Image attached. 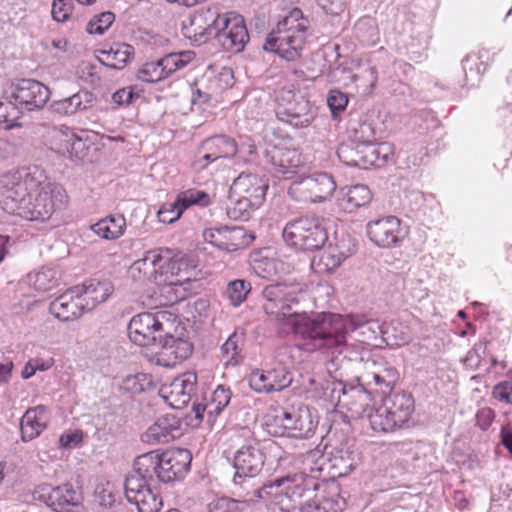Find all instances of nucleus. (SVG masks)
Returning <instances> with one entry per match:
<instances>
[{"label":"nucleus","mask_w":512,"mask_h":512,"mask_svg":"<svg viewBox=\"0 0 512 512\" xmlns=\"http://www.w3.org/2000/svg\"><path fill=\"white\" fill-rule=\"evenodd\" d=\"M66 201L63 187L49 182L37 166L5 174L1 179L2 209L25 220L44 222L63 208Z\"/></svg>","instance_id":"f257e3e1"},{"label":"nucleus","mask_w":512,"mask_h":512,"mask_svg":"<svg viewBox=\"0 0 512 512\" xmlns=\"http://www.w3.org/2000/svg\"><path fill=\"white\" fill-rule=\"evenodd\" d=\"M191 461V452L184 448L163 453L150 451L138 456L124 483L127 501L136 505L138 512H158L162 499L152 490L151 484L155 480L163 483L182 480L190 470Z\"/></svg>","instance_id":"f03ea898"},{"label":"nucleus","mask_w":512,"mask_h":512,"mask_svg":"<svg viewBox=\"0 0 512 512\" xmlns=\"http://www.w3.org/2000/svg\"><path fill=\"white\" fill-rule=\"evenodd\" d=\"M182 33L197 42L214 36L225 50L233 53L242 52L249 41L244 18L235 12L220 14L217 8L201 9L184 20Z\"/></svg>","instance_id":"7ed1b4c3"},{"label":"nucleus","mask_w":512,"mask_h":512,"mask_svg":"<svg viewBox=\"0 0 512 512\" xmlns=\"http://www.w3.org/2000/svg\"><path fill=\"white\" fill-rule=\"evenodd\" d=\"M327 316V312L318 313L313 318H303L294 323V334L302 340V348L307 351L322 350L331 352L332 360L343 359L356 363L363 371L366 370L368 362L374 355L371 350L363 346L362 343L347 344L346 335L349 330L339 333L322 332V324Z\"/></svg>","instance_id":"20e7f679"},{"label":"nucleus","mask_w":512,"mask_h":512,"mask_svg":"<svg viewBox=\"0 0 512 512\" xmlns=\"http://www.w3.org/2000/svg\"><path fill=\"white\" fill-rule=\"evenodd\" d=\"M321 482L316 476L302 471L277 473L257 491V496L263 500H271L282 511L302 508L318 497Z\"/></svg>","instance_id":"39448f33"},{"label":"nucleus","mask_w":512,"mask_h":512,"mask_svg":"<svg viewBox=\"0 0 512 512\" xmlns=\"http://www.w3.org/2000/svg\"><path fill=\"white\" fill-rule=\"evenodd\" d=\"M308 27V19L300 9L294 8L268 34L263 48L287 61H295L301 56Z\"/></svg>","instance_id":"423d86ee"},{"label":"nucleus","mask_w":512,"mask_h":512,"mask_svg":"<svg viewBox=\"0 0 512 512\" xmlns=\"http://www.w3.org/2000/svg\"><path fill=\"white\" fill-rule=\"evenodd\" d=\"M284 241L302 251L321 249L328 240L324 219L319 216H303L286 224L282 233Z\"/></svg>","instance_id":"0eeeda50"},{"label":"nucleus","mask_w":512,"mask_h":512,"mask_svg":"<svg viewBox=\"0 0 512 512\" xmlns=\"http://www.w3.org/2000/svg\"><path fill=\"white\" fill-rule=\"evenodd\" d=\"M262 296L265 299L263 309L267 314L283 317L284 319L294 318L291 321L293 330L295 322L303 318H309L306 315H301V312L296 308L304 294L294 286L284 283L271 284L263 289Z\"/></svg>","instance_id":"6e6552de"},{"label":"nucleus","mask_w":512,"mask_h":512,"mask_svg":"<svg viewBox=\"0 0 512 512\" xmlns=\"http://www.w3.org/2000/svg\"><path fill=\"white\" fill-rule=\"evenodd\" d=\"M322 324V332L339 333L344 330L355 331L361 329V334L365 341H377L381 339L387 345L389 342V325L380 324L377 320L367 319L365 315H340L327 312V316Z\"/></svg>","instance_id":"1a4fd4ad"},{"label":"nucleus","mask_w":512,"mask_h":512,"mask_svg":"<svg viewBox=\"0 0 512 512\" xmlns=\"http://www.w3.org/2000/svg\"><path fill=\"white\" fill-rule=\"evenodd\" d=\"M277 448L274 441L260 442L256 439L248 440L235 453L233 467L235 474L233 483L242 485L245 478L256 477L263 469L266 461V450Z\"/></svg>","instance_id":"9d476101"},{"label":"nucleus","mask_w":512,"mask_h":512,"mask_svg":"<svg viewBox=\"0 0 512 512\" xmlns=\"http://www.w3.org/2000/svg\"><path fill=\"white\" fill-rule=\"evenodd\" d=\"M275 114L281 122L305 128L316 118L317 107L300 93L282 90L276 98Z\"/></svg>","instance_id":"9b49d317"},{"label":"nucleus","mask_w":512,"mask_h":512,"mask_svg":"<svg viewBox=\"0 0 512 512\" xmlns=\"http://www.w3.org/2000/svg\"><path fill=\"white\" fill-rule=\"evenodd\" d=\"M336 187L333 177L323 172L293 182L288 189V194L298 202L318 203L330 198Z\"/></svg>","instance_id":"f8f14e48"},{"label":"nucleus","mask_w":512,"mask_h":512,"mask_svg":"<svg viewBox=\"0 0 512 512\" xmlns=\"http://www.w3.org/2000/svg\"><path fill=\"white\" fill-rule=\"evenodd\" d=\"M165 317V312H143L133 316L127 327L130 340L139 346L156 345L165 332L162 322Z\"/></svg>","instance_id":"ddd939ff"},{"label":"nucleus","mask_w":512,"mask_h":512,"mask_svg":"<svg viewBox=\"0 0 512 512\" xmlns=\"http://www.w3.org/2000/svg\"><path fill=\"white\" fill-rule=\"evenodd\" d=\"M33 498L46 504L55 512H74L81 503L80 493L71 483L53 487L42 484L33 491Z\"/></svg>","instance_id":"4468645a"},{"label":"nucleus","mask_w":512,"mask_h":512,"mask_svg":"<svg viewBox=\"0 0 512 512\" xmlns=\"http://www.w3.org/2000/svg\"><path fill=\"white\" fill-rule=\"evenodd\" d=\"M168 259L169 256L163 255V248L147 251L143 258L130 266L129 275L136 282L165 285L167 279L164 278L163 267Z\"/></svg>","instance_id":"2eb2a0df"},{"label":"nucleus","mask_w":512,"mask_h":512,"mask_svg":"<svg viewBox=\"0 0 512 512\" xmlns=\"http://www.w3.org/2000/svg\"><path fill=\"white\" fill-rule=\"evenodd\" d=\"M11 98L20 109L36 111L42 109L50 98V90L35 79H19L11 86Z\"/></svg>","instance_id":"dca6fc26"},{"label":"nucleus","mask_w":512,"mask_h":512,"mask_svg":"<svg viewBox=\"0 0 512 512\" xmlns=\"http://www.w3.org/2000/svg\"><path fill=\"white\" fill-rule=\"evenodd\" d=\"M206 242L225 252H234L249 246L254 236L242 226L208 228L203 232Z\"/></svg>","instance_id":"f3484780"},{"label":"nucleus","mask_w":512,"mask_h":512,"mask_svg":"<svg viewBox=\"0 0 512 512\" xmlns=\"http://www.w3.org/2000/svg\"><path fill=\"white\" fill-rule=\"evenodd\" d=\"M237 151V142L230 136L221 134L206 138L199 147L200 157L195 160V166L203 170L220 159L233 158Z\"/></svg>","instance_id":"a211bd4d"},{"label":"nucleus","mask_w":512,"mask_h":512,"mask_svg":"<svg viewBox=\"0 0 512 512\" xmlns=\"http://www.w3.org/2000/svg\"><path fill=\"white\" fill-rule=\"evenodd\" d=\"M368 385H374L383 394L391 392L399 380L397 369L387 362L382 356L374 355L368 362L366 370L358 377Z\"/></svg>","instance_id":"6ab92c4d"},{"label":"nucleus","mask_w":512,"mask_h":512,"mask_svg":"<svg viewBox=\"0 0 512 512\" xmlns=\"http://www.w3.org/2000/svg\"><path fill=\"white\" fill-rule=\"evenodd\" d=\"M270 172L279 179H292L301 164L300 154L295 149L268 145L264 151Z\"/></svg>","instance_id":"aec40b11"},{"label":"nucleus","mask_w":512,"mask_h":512,"mask_svg":"<svg viewBox=\"0 0 512 512\" xmlns=\"http://www.w3.org/2000/svg\"><path fill=\"white\" fill-rule=\"evenodd\" d=\"M327 455V462L323 463L318 470L327 469L332 477L340 478L349 475L361 461L357 447L348 442L333 447Z\"/></svg>","instance_id":"412c9836"},{"label":"nucleus","mask_w":512,"mask_h":512,"mask_svg":"<svg viewBox=\"0 0 512 512\" xmlns=\"http://www.w3.org/2000/svg\"><path fill=\"white\" fill-rule=\"evenodd\" d=\"M274 421L283 428L282 434L294 438H308L314 432L315 424L308 407H299L292 410H281Z\"/></svg>","instance_id":"4be33fe9"},{"label":"nucleus","mask_w":512,"mask_h":512,"mask_svg":"<svg viewBox=\"0 0 512 512\" xmlns=\"http://www.w3.org/2000/svg\"><path fill=\"white\" fill-rule=\"evenodd\" d=\"M210 196L204 191L188 189L180 192L175 201L164 204L158 211V219L162 223H173L178 220L182 213L192 205L202 207L210 204Z\"/></svg>","instance_id":"5701e85b"},{"label":"nucleus","mask_w":512,"mask_h":512,"mask_svg":"<svg viewBox=\"0 0 512 512\" xmlns=\"http://www.w3.org/2000/svg\"><path fill=\"white\" fill-rule=\"evenodd\" d=\"M292 374L285 366L255 370L249 376V386L257 393L281 391L292 383Z\"/></svg>","instance_id":"b1692460"},{"label":"nucleus","mask_w":512,"mask_h":512,"mask_svg":"<svg viewBox=\"0 0 512 512\" xmlns=\"http://www.w3.org/2000/svg\"><path fill=\"white\" fill-rule=\"evenodd\" d=\"M400 223L396 216L370 221L367 224V235L379 247H397L402 241Z\"/></svg>","instance_id":"393cba45"},{"label":"nucleus","mask_w":512,"mask_h":512,"mask_svg":"<svg viewBox=\"0 0 512 512\" xmlns=\"http://www.w3.org/2000/svg\"><path fill=\"white\" fill-rule=\"evenodd\" d=\"M159 350L156 352V363L163 367H174L187 359L193 345L186 339L176 338L168 333L158 339Z\"/></svg>","instance_id":"a878e982"},{"label":"nucleus","mask_w":512,"mask_h":512,"mask_svg":"<svg viewBox=\"0 0 512 512\" xmlns=\"http://www.w3.org/2000/svg\"><path fill=\"white\" fill-rule=\"evenodd\" d=\"M79 293L80 290L75 286L65 291L50 303V313L61 321H71L82 316L88 310Z\"/></svg>","instance_id":"bb28decb"},{"label":"nucleus","mask_w":512,"mask_h":512,"mask_svg":"<svg viewBox=\"0 0 512 512\" xmlns=\"http://www.w3.org/2000/svg\"><path fill=\"white\" fill-rule=\"evenodd\" d=\"M345 499L340 496L337 483H321L318 497L303 506L302 512H342Z\"/></svg>","instance_id":"cd10ccee"},{"label":"nucleus","mask_w":512,"mask_h":512,"mask_svg":"<svg viewBox=\"0 0 512 512\" xmlns=\"http://www.w3.org/2000/svg\"><path fill=\"white\" fill-rule=\"evenodd\" d=\"M332 403L347 407L348 410L358 413L357 402L360 406L367 405L368 394L360 387L347 386L342 381H333L327 384L325 395H328Z\"/></svg>","instance_id":"c85d7f7f"},{"label":"nucleus","mask_w":512,"mask_h":512,"mask_svg":"<svg viewBox=\"0 0 512 512\" xmlns=\"http://www.w3.org/2000/svg\"><path fill=\"white\" fill-rule=\"evenodd\" d=\"M268 189L267 181L252 173H241L231 185L232 195L248 198L261 205Z\"/></svg>","instance_id":"c756f323"},{"label":"nucleus","mask_w":512,"mask_h":512,"mask_svg":"<svg viewBox=\"0 0 512 512\" xmlns=\"http://www.w3.org/2000/svg\"><path fill=\"white\" fill-rule=\"evenodd\" d=\"M182 435V422L173 414H166L156 420L143 436L148 443H168Z\"/></svg>","instance_id":"7c9ffc66"},{"label":"nucleus","mask_w":512,"mask_h":512,"mask_svg":"<svg viewBox=\"0 0 512 512\" xmlns=\"http://www.w3.org/2000/svg\"><path fill=\"white\" fill-rule=\"evenodd\" d=\"M163 255L169 256L167 263L164 265V278L167 279L168 285H177L179 282L190 279V269H195L194 261L181 252H176L170 248H163Z\"/></svg>","instance_id":"2f4dec72"},{"label":"nucleus","mask_w":512,"mask_h":512,"mask_svg":"<svg viewBox=\"0 0 512 512\" xmlns=\"http://www.w3.org/2000/svg\"><path fill=\"white\" fill-rule=\"evenodd\" d=\"M96 100L94 93L86 89H80L69 97L53 101L50 108L52 112L60 116H71L92 108Z\"/></svg>","instance_id":"473e14b6"},{"label":"nucleus","mask_w":512,"mask_h":512,"mask_svg":"<svg viewBox=\"0 0 512 512\" xmlns=\"http://www.w3.org/2000/svg\"><path fill=\"white\" fill-rule=\"evenodd\" d=\"M196 385V374L185 373L172 381L169 394L165 395L164 398L172 407L180 409L190 402L196 392Z\"/></svg>","instance_id":"72a5a7b5"},{"label":"nucleus","mask_w":512,"mask_h":512,"mask_svg":"<svg viewBox=\"0 0 512 512\" xmlns=\"http://www.w3.org/2000/svg\"><path fill=\"white\" fill-rule=\"evenodd\" d=\"M48 420V410L44 405L27 409L20 421L22 441L28 442L38 437L46 429Z\"/></svg>","instance_id":"f704fd0d"},{"label":"nucleus","mask_w":512,"mask_h":512,"mask_svg":"<svg viewBox=\"0 0 512 512\" xmlns=\"http://www.w3.org/2000/svg\"><path fill=\"white\" fill-rule=\"evenodd\" d=\"M85 142L70 131L54 130L51 149L70 159H80L85 149Z\"/></svg>","instance_id":"c9c22d12"},{"label":"nucleus","mask_w":512,"mask_h":512,"mask_svg":"<svg viewBox=\"0 0 512 512\" xmlns=\"http://www.w3.org/2000/svg\"><path fill=\"white\" fill-rule=\"evenodd\" d=\"M388 393V396L383 399V404L392 418L394 417L403 426L410 420L414 412V398L410 393L404 391Z\"/></svg>","instance_id":"e433bc0d"},{"label":"nucleus","mask_w":512,"mask_h":512,"mask_svg":"<svg viewBox=\"0 0 512 512\" xmlns=\"http://www.w3.org/2000/svg\"><path fill=\"white\" fill-rule=\"evenodd\" d=\"M80 290L79 295L87 304V310L93 309L105 302L113 292V285L109 280L90 279L82 285L75 286Z\"/></svg>","instance_id":"4c0bfd02"},{"label":"nucleus","mask_w":512,"mask_h":512,"mask_svg":"<svg viewBox=\"0 0 512 512\" xmlns=\"http://www.w3.org/2000/svg\"><path fill=\"white\" fill-rule=\"evenodd\" d=\"M363 167H382L393 157V146L388 142L362 143Z\"/></svg>","instance_id":"58836bf2"},{"label":"nucleus","mask_w":512,"mask_h":512,"mask_svg":"<svg viewBox=\"0 0 512 512\" xmlns=\"http://www.w3.org/2000/svg\"><path fill=\"white\" fill-rule=\"evenodd\" d=\"M372 199L371 192L366 185L358 184L347 188L338 199V205L348 213L354 212L359 207L365 206Z\"/></svg>","instance_id":"ea45409f"},{"label":"nucleus","mask_w":512,"mask_h":512,"mask_svg":"<svg viewBox=\"0 0 512 512\" xmlns=\"http://www.w3.org/2000/svg\"><path fill=\"white\" fill-rule=\"evenodd\" d=\"M104 58H99V62L109 68L121 70L131 60L134 54L133 46L122 43L116 44L109 50H102Z\"/></svg>","instance_id":"a19ab883"},{"label":"nucleus","mask_w":512,"mask_h":512,"mask_svg":"<svg viewBox=\"0 0 512 512\" xmlns=\"http://www.w3.org/2000/svg\"><path fill=\"white\" fill-rule=\"evenodd\" d=\"M347 256L337 245H329L318 257L312 260V267L318 273H331L341 265Z\"/></svg>","instance_id":"79ce46f5"},{"label":"nucleus","mask_w":512,"mask_h":512,"mask_svg":"<svg viewBox=\"0 0 512 512\" xmlns=\"http://www.w3.org/2000/svg\"><path fill=\"white\" fill-rule=\"evenodd\" d=\"M126 220L123 215H109L92 226V230L104 239H117L125 231Z\"/></svg>","instance_id":"37998d69"},{"label":"nucleus","mask_w":512,"mask_h":512,"mask_svg":"<svg viewBox=\"0 0 512 512\" xmlns=\"http://www.w3.org/2000/svg\"><path fill=\"white\" fill-rule=\"evenodd\" d=\"M367 417L371 429L377 433H389L402 427L394 417L392 418L384 404L375 410L369 409Z\"/></svg>","instance_id":"c03bdc74"},{"label":"nucleus","mask_w":512,"mask_h":512,"mask_svg":"<svg viewBox=\"0 0 512 512\" xmlns=\"http://www.w3.org/2000/svg\"><path fill=\"white\" fill-rule=\"evenodd\" d=\"M194 58L195 52L191 50L169 53L160 58L166 78L186 67Z\"/></svg>","instance_id":"a18cd8bd"},{"label":"nucleus","mask_w":512,"mask_h":512,"mask_svg":"<svg viewBox=\"0 0 512 512\" xmlns=\"http://www.w3.org/2000/svg\"><path fill=\"white\" fill-rule=\"evenodd\" d=\"M259 206V204H254V202L248 198L232 195L230 192L227 215L229 218L234 220L247 219L249 217L250 210L258 208Z\"/></svg>","instance_id":"49530a36"},{"label":"nucleus","mask_w":512,"mask_h":512,"mask_svg":"<svg viewBox=\"0 0 512 512\" xmlns=\"http://www.w3.org/2000/svg\"><path fill=\"white\" fill-rule=\"evenodd\" d=\"M362 143H343L337 148L340 161L348 166L363 167Z\"/></svg>","instance_id":"de8ad7c7"},{"label":"nucleus","mask_w":512,"mask_h":512,"mask_svg":"<svg viewBox=\"0 0 512 512\" xmlns=\"http://www.w3.org/2000/svg\"><path fill=\"white\" fill-rule=\"evenodd\" d=\"M251 283L244 279H236L228 283L226 295L233 306L242 304L250 293Z\"/></svg>","instance_id":"09e8293b"},{"label":"nucleus","mask_w":512,"mask_h":512,"mask_svg":"<svg viewBox=\"0 0 512 512\" xmlns=\"http://www.w3.org/2000/svg\"><path fill=\"white\" fill-rule=\"evenodd\" d=\"M241 342L242 335L234 332L221 346V353L223 358L226 359L227 364L236 365L242 359V348L240 346Z\"/></svg>","instance_id":"8fccbe9b"},{"label":"nucleus","mask_w":512,"mask_h":512,"mask_svg":"<svg viewBox=\"0 0 512 512\" xmlns=\"http://www.w3.org/2000/svg\"><path fill=\"white\" fill-rule=\"evenodd\" d=\"M232 397V392L224 385H218L213 391L211 400L208 403V413L210 415H219L225 407L229 404Z\"/></svg>","instance_id":"3c124183"},{"label":"nucleus","mask_w":512,"mask_h":512,"mask_svg":"<svg viewBox=\"0 0 512 512\" xmlns=\"http://www.w3.org/2000/svg\"><path fill=\"white\" fill-rule=\"evenodd\" d=\"M137 78L143 82L155 83L166 78L160 59L144 63L137 72Z\"/></svg>","instance_id":"603ef678"},{"label":"nucleus","mask_w":512,"mask_h":512,"mask_svg":"<svg viewBox=\"0 0 512 512\" xmlns=\"http://www.w3.org/2000/svg\"><path fill=\"white\" fill-rule=\"evenodd\" d=\"M114 21V13L110 11L102 12L88 22L86 30L89 34L102 35Z\"/></svg>","instance_id":"864d4df0"},{"label":"nucleus","mask_w":512,"mask_h":512,"mask_svg":"<svg viewBox=\"0 0 512 512\" xmlns=\"http://www.w3.org/2000/svg\"><path fill=\"white\" fill-rule=\"evenodd\" d=\"M19 109L16 103L0 102V124H5V129H11L20 125L17 122L20 113Z\"/></svg>","instance_id":"5fc2aeb1"},{"label":"nucleus","mask_w":512,"mask_h":512,"mask_svg":"<svg viewBox=\"0 0 512 512\" xmlns=\"http://www.w3.org/2000/svg\"><path fill=\"white\" fill-rule=\"evenodd\" d=\"M243 503L228 497H221L208 504V512H242Z\"/></svg>","instance_id":"6e6d98bb"},{"label":"nucleus","mask_w":512,"mask_h":512,"mask_svg":"<svg viewBox=\"0 0 512 512\" xmlns=\"http://www.w3.org/2000/svg\"><path fill=\"white\" fill-rule=\"evenodd\" d=\"M73 9L74 2L72 0H53L52 18L57 22H65L69 19Z\"/></svg>","instance_id":"4d7b16f0"},{"label":"nucleus","mask_w":512,"mask_h":512,"mask_svg":"<svg viewBox=\"0 0 512 512\" xmlns=\"http://www.w3.org/2000/svg\"><path fill=\"white\" fill-rule=\"evenodd\" d=\"M145 380V374L129 375L123 380L121 389L128 393L139 394L145 390L143 384V381Z\"/></svg>","instance_id":"13d9d810"},{"label":"nucleus","mask_w":512,"mask_h":512,"mask_svg":"<svg viewBox=\"0 0 512 512\" xmlns=\"http://www.w3.org/2000/svg\"><path fill=\"white\" fill-rule=\"evenodd\" d=\"M488 342L481 340L477 342L467 353L465 362L470 366L478 367L482 358L486 355Z\"/></svg>","instance_id":"bf43d9fd"},{"label":"nucleus","mask_w":512,"mask_h":512,"mask_svg":"<svg viewBox=\"0 0 512 512\" xmlns=\"http://www.w3.org/2000/svg\"><path fill=\"white\" fill-rule=\"evenodd\" d=\"M327 104L333 114L342 111L348 104V97L340 90H330L327 97Z\"/></svg>","instance_id":"052dcab7"},{"label":"nucleus","mask_w":512,"mask_h":512,"mask_svg":"<svg viewBox=\"0 0 512 512\" xmlns=\"http://www.w3.org/2000/svg\"><path fill=\"white\" fill-rule=\"evenodd\" d=\"M138 97L132 87L121 88L112 94V103L116 107L128 106Z\"/></svg>","instance_id":"680f3d73"},{"label":"nucleus","mask_w":512,"mask_h":512,"mask_svg":"<svg viewBox=\"0 0 512 512\" xmlns=\"http://www.w3.org/2000/svg\"><path fill=\"white\" fill-rule=\"evenodd\" d=\"M355 143H370L375 140V132L372 125L367 122L359 124L354 131Z\"/></svg>","instance_id":"e2e57ef3"},{"label":"nucleus","mask_w":512,"mask_h":512,"mask_svg":"<svg viewBox=\"0 0 512 512\" xmlns=\"http://www.w3.org/2000/svg\"><path fill=\"white\" fill-rule=\"evenodd\" d=\"M50 270L40 271L35 275L34 286L37 290L48 291L55 285Z\"/></svg>","instance_id":"0e129e2a"},{"label":"nucleus","mask_w":512,"mask_h":512,"mask_svg":"<svg viewBox=\"0 0 512 512\" xmlns=\"http://www.w3.org/2000/svg\"><path fill=\"white\" fill-rule=\"evenodd\" d=\"M493 396L494 398L505 402V403H512V383L508 381H503L498 383L493 388Z\"/></svg>","instance_id":"69168bd1"},{"label":"nucleus","mask_w":512,"mask_h":512,"mask_svg":"<svg viewBox=\"0 0 512 512\" xmlns=\"http://www.w3.org/2000/svg\"><path fill=\"white\" fill-rule=\"evenodd\" d=\"M82 438L83 434L81 431L69 432L60 436L59 445L61 448H73L82 441Z\"/></svg>","instance_id":"338daca9"},{"label":"nucleus","mask_w":512,"mask_h":512,"mask_svg":"<svg viewBox=\"0 0 512 512\" xmlns=\"http://www.w3.org/2000/svg\"><path fill=\"white\" fill-rule=\"evenodd\" d=\"M194 86H195V88H193V90H192V98H191L192 104L201 105V104L208 103L212 98L211 93L208 92L207 90L203 89L202 87H200L197 82L194 84Z\"/></svg>","instance_id":"774afa93"}]
</instances>
